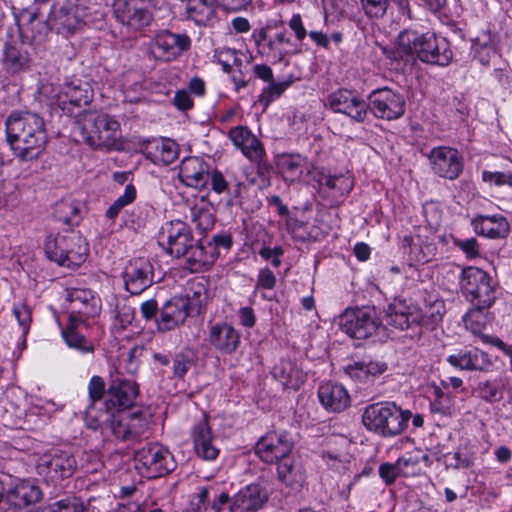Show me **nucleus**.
I'll list each match as a JSON object with an SVG mask.
<instances>
[{"mask_svg":"<svg viewBox=\"0 0 512 512\" xmlns=\"http://www.w3.org/2000/svg\"><path fill=\"white\" fill-rule=\"evenodd\" d=\"M29 57L26 52L20 51L14 46H9L5 50L4 64L12 72H18L28 66Z\"/></svg>","mask_w":512,"mask_h":512,"instance_id":"48","label":"nucleus"},{"mask_svg":"<svg viewBox=\"0 0 512 512\" xmlns=\"http://www.w3.org/2000/svg\"><path fill=\"white\" fill-rule=\"evenodd\" d=\"M86 426L92 430L102 428L104 425L109 428L111 414L107 411H96L93 406H90L85 412Z\"/></svg>","mask_w":512,"mask_h":512,"instance_id":"50","label":"nucleus"},{"mask_svg":"<svg viewBox=\"0 0 512 512\" xmlns=\"http://www.w3.org/2000/svg\"><path fill=\"white\" fill-rule=\"evenodd\" d=\"M482 180L489 186H503L508 185L512 187V172L505 173L500 171H487L482 172Z\"/></svg>","mask_w":512,"mask_h":512,"instance_id":"56","label":"nucleus"},{"mask_svg":"<svg viewBox=\"0 0 512 512\" xmlns=\"http://www.w3.org/2000/svg\"><path fill=\"white\" fill-rule=\"evenodd\" d=\"M460 287L475 307L488 308L496 299L493 280L482 269L465 268L461 274Z\"/></svg>","mask_w":512,"mask_h":512,"instance_id":"6","label":"nucleus"},{"mask_svg":"<svg viewBox=\"0 0 512 512\" xmlns=\"http://www.w3.org/2000/svg\"><path fill=\"white\" fill-rule=\"evenodd\" d=\"M484 308L476 307L471 309L464 317L465 327L472 333H480L485 326Z\"/></svg>","mask_w":512,"mask_h":512,"instance_id":"54","label":"nucleus"},{"mask_svg":"<svg viewBox=\"0 0 512 512\" xmlns=\"http://www.w3.org/2000/svg\"><path fill=\"white\" fill-rule=\"evenodd\" d=\"M54 24L65 32H74L82 23L78 10L74 7L61 8L55 13Z\"/></svg>","mask_w":512,"mask_h":512,"instance_id":"46","label":"nucleus"},{"mask_svg":"<svg viewBox=\"0 0 512 512\" xmlns=\"http://www.w3.org/2000/svg\"><path fill=\"white\" fill-rule=\"evenodd\" d=\"M385 317L388 325L399 330L408 329L419 322L417 307L407 304L404 300H395L389 304Z\"/></svg>","mask_w":512,"mask_h":512,"instance_id":"24","label":"nucleus"},{"mask_svg":"<svg viewBox=\"0 0 512 512\" xmlns=\"http://www.w3.org/2000/svg\"><path fill=\"white\" fill-rule=\"evenodd\" d=\"M134 461L137 471L149 479L166 476L176 467L172 453L157 443L140 448L135 453Z\"/></svg>","mask_w":512,"mask_h":512,"instance_id":"5","label":"nucleus"},{"mask_svg":"<svg viewBox=\"0 0 512 512\" xmlns=\"http://www.w3.org/2000/svg\"><path fill=\"white\" fill-rule=\"evenodd\" d=\"M304 159L299 155H284L279 165L282 173L287 179L294 181L301 177Z\"/></svg>","mask_w":512,"mask_h":512,"instance_id":"47","label":"nucleus"},{"mask_svg":"<svg viewBox=\"0 0 512 512\" xmlns=\"http://www.w3.org/2000/svg\"><path fill=\"white\" fill-rule=\"evenodd\" d=\"M476 391L480 398L488 402H496L501 400L503 397L499 384L495 381H484L479 383Z\"/></svg>","mask_w":512,"mask_h":512,"instance_id":"52","label":"nucleus"},{"mask_svg":"<svg viewBox=\"0 0 512 512\" xmlns=\"http://www.w3.org/2000/svg\"><path fill=\"white\" fill-rule=\"evenodd\" d=\"M380 324L375 309L371 307L347 309L340 316L339 322L341 329L356 339L369 338L376 333Z\"/></svg>","mask_w":512,"mask_h":512,"instance_id":"7","label":"nucleus"},{"mask_svg":"<svg viewBox=\"0 0 512 512\" xmlns=\"http://www.w3.org/2000/svg\"><path fill=\"white\" fill-rule=\"evenodd\" d=\"M179 177L189 187H205L209 180L208 165L199 157L185 158L180 166Z\"/></svg>","mask_w":512,"mask_h":512,"instance_id":"26","label":"nucleus"},{"mask_svg":"<svg viewBox=\"0 0 512 512\" xmlns=\"http://www.w3.org/2000/svg\"><path fill=\"white\" fill-rule=\"evenodd\" d=\"M218 253L213 247L212 243L208 246L202 244H193L192 248L188 252V263L190 269L195 272L206 271L215 262Z\"/></svg>","mask_w":512,"mask_h":512,"instance_id":"39","label":"nucleus"},{"mask_svg":"<svg viewBox=\"0 0 512 512\" xmlns=\"http://www.w3.org/2000/svg\"><path fill=\"white\" fill-rule=\"evenodd\" d=\"M52 100L62 109H66L68 105H86L92 100V90L87 82L72 79L63 84L52 96Z\"/></svg>","mask_w":512,"mask_h":512,"instance_id":"19","label":"nucleus"},{"mask_svg":"<svg viewBox=\"0 0 512 512\" xmlns=\"http://www.w3.org/2000/svg\"><path fill=\"white\" fill-rule=\"evenodd\" d=\"M293 441L287 433L269 432L256 444V454L268 464L279 462L292 454Z\"/></svg>","mask_w":512,"mask_h":512,"instance_id":"14","label":"nucleus"},{"mask_svg":"<svg viewBox=\"0 0 512 512\" xmlns=\"http://www.w3.org/2000/svg\"><path fill=\"white\" fill-rule=\"evenodd\" d=\"M136 198V189L129 184L125 187L124 194L119 196L113 204L106 210V216L109 219H115L120 211L127 205L131 204Z\"/></svg>","mask_w":512,"mask_h":512,"instance_id":"49","label":"nucleus"},{"mask_svg":"<svg viewBox=\"0 0 512 512\" xmlns=\"http://www.w3.org/2000/svg\"><path fill=\"white\" fill-rule=\"evenodd\" d=\"M417 314L419 316L417 324L428 329H434L443 319L445 303L441 299L426 301L423 308L417 307Z\"/></svg>","mask_w":512,"mask_h":512,"instance_id":"40","label":"nucleus"},{"mask_svg":"<svg viewBox=\"0 0 512 512\" xmlns=\"http://www.w3.org/2000/svg\"><path fill=\"white\" fill-rule=\"evenodd\" d=\"M411 418L409 410H402L393 402L369 405L362 416L364 426L377 434L391 437L401 434Z\"/></svg>","mask_w":512,"mask_h":512,"instance_id":"4","label":"nucleus"},{"mask_svg":"<svg viewBox=\"0 0 512 512\" xmlns=\"http://www.w3.org/2000/svg\"><path fill=\"white\" fill-rule=\"evenodd\" d=\"M267 493L258 484H250L234 495L230 512H252L261 508L267 500Z\"/></svg>","mask_w":512,"mask_h":512,"instance_id":"23","label":"nucleus"},{"mask_svg":"<svg viewBox=\"0 0 512 512\" xmlns=\"http://www.w3.org/2000/svg\"><path fill=\"white\" fill-rule=\"evenodd\" d=\"M415 470H404L397 460L396 463H384L379 467V475L385 481L386 484H392L397 476L404 475L410 476L414 475Z\"/></svg>","mask_w":512,"mask_h":512,"instance_id":"51","label":"nucleus"},{"mask_svg":"<svg viewBox=\"0 0 512 512\" xmlns=\"http://www.w3.org/2000/svg\"><path fill=\"white\" fill-rule=\"evenodd\" d=\"M317 182L320 192L336 200L348 194L353 188V180L349 175L332 176L320 172Z\"/></svg>","mask_w":512,"mask_h":512,"instance_id":"33","label":"nucleus"},{"mask_svg":"<svg viewBox=\"0 0 512 512\" xmlns=\"http://www.w3.org/2000/svg\"><path fill=\"white\" fill-rule=\"evenodd\" d=\"M41 498V489L28 480H19L4 489V503L12 509H23L38 502Z\"/></svg>","mask_w":512,"mask_h":512,"instance_id":"21","label":"nucleus"},{"mask_svg":"<svg viewBox=\"0 0 512 512\" xmlns=\"http://www.w3.org/2000/svg\"><path fill=\"white\" fill-rule=\"evenodd\" d=\"M400 56L417 57L422 62L447 66L453 59L450 43L446 38L434 33L419 34L416 31H404L398 37Z\"/></svg>","mask_w":512,"mask_h":512,"instance_id":"2","label":"nucleus"},{"mask_svg":"<svg viewBox=\"0 0 512 512\" xmlns=\"http://www.w3.org/2000/svg\"><path fill=\"white\" fill-rule=\"evenodd\" d=\"M139 394L138 385L130 380H116L109 388V402L114 407H131Z\"/></svg>","mask_w":512,"mask_h":512,"instance_id":"32","label":"nucleus"},{"mask_svg":"<svg viewBox=\"0 0 512 512\" xmlns=\"http://www.w3.org/2000/svg\"><path fill=\"white\" fill-rule=\"evenodd\" d=\"M277 465L278 479L287 486L301 485L303 477L295 467L292 454L275 463Z\"/></svg>","mask_w":512,"mask_h":512,"instance_id":"42","label":"nucleus"},{"mask_svg":"<svg viewBox=\"0 0 512 512\" xmlns=\"http://www.w3.org/2000/svg\"><path fill=\"white\" fill-rule=\"evenodd\" d=\"M162 234L166 237L167 252L177 258L187 255L194 244L189 227L180 220L168 223Z\"/></svg>","mask_w":512,"mask_h":512,"instance_id":"18","label":"nucleus"},{"mask_svg":"<svg viewBox=\"0 0 512 512\" xmlns=\"http://www.w3.org/2000/svg\"><path fill=\"white\" fill-rule=\"evenodd\" d=\"M13 314L22 328L23 334L26 335L32 322L31 309L26 304L20 303L14 306Z\"/></svg>","mask_w":512,"mask_h":512,"instance_id":"57","label":"nucleus"},{"mask_svg":"<svg viewBox=\"0 0 512 512\" xmlns=\"http://www.w3.org/2000/svg\"><path fill=\"white\" fill-rule=\"evenodd\" d=\"M125 288L131 294H140L148 288L153 281V267L146 258L130 260L123 271Z\"/></svg>","mask_w":512,"mask_h":512,"instance_id":"17","label":"nucleus"},{"mask_svg":"<svg viewBox=\"0 0 512 512\" xmlns=\"http://www.w3.org/2000/svg\"><path fill=\"white\" fill-rule=\"evenodd\" d=\"M192 439L194 451L198 457L203 460H214L219 454V450L214 444V437L208 425L207 418L202 420L192 429Z\"/></svg>","mask_w":512,"mask_h":512,"instance_id":"25","label":"nucleus"},{"mask_svg":"<svg viewBox=\"0 0 512 512\" xmlns=\"http://www.w3.org/2000/svg\"><path fill=\"white\" fill-rule=\"evenodd\" d=\"M36 468L40 476L54 483L73 475L76 470V460L66 452H49L38 458Z\"/></svg>","mask_w":512,"mask_h":512,"instance_id":"10","label":"nucleus"},{"mask_svg":"<svg viewBox=\"0 0 512 512\" xmlns=\"http://www.w3.org/2000/svg\"><path fill=\"white\" fill-rule=\"evenodd\" d=\"M215 57L225 72H230L233 65H240V54L231 48H221L216 51Z\"/></svg>","mask_w":512,"mask_h":512,"instance_id":"53","label":"nucleus"},{"mask_svg":"<svg viewBox=\"0 0 512 512\" xmlns=\"http://www.w3.org/2000/svg\"><path fill=\"white\" fill-rule=\"evenodd\" d=\"M428 158L434 173L443 178L453 180L460 175L463 169L461 156L456 149L451 147L433 148Z\"/></svg>","mask_w":512,"mask_h":512,"instance_id":"16","label":"nucleus"},{"mask_svg":"<svg viewBox=\"0 0 512 512\" xmlns=\"http://www.w3.org/2000/svg\"><path fill=\"white\" fill-rule=\"evenodd\" d=\"M368 107L376 117L394 120L404 114L405 100L401 94L389 88H382L370 94Z\"/></svg>","mask_w":512,"mask_h":512,"instance_id":"12","label":"nucleus"},{"mask_svg":"<svg viewBox=\"0 0 512 512\" xmlns=\"http://www.w3.org/2000/svg\"><path fill=\"white\" fill-rule=\"evenodd\" d=\"M52 512H83V506L76 498H67L50 506Z\"/></svg>","mask_w":512,"mask_h":512,"instance_id":"64","label":"nucleus"},{"mask_svg":"<svg viewBox=\"0 0 512 512\" xmlns=\"http://www.w3.org/2000/svg\"><path fill=\"white\" fill-rule=\"evenodd\" d=\"M472 224L476 233L489 238H502L508 234L509 225L502 216H479Z\"/></svg>","mask_w":512,"mask_h":512,"instance_id":"36","label":"nucleus"},{"mask_svg":"<svg viewBox=\"0 0 512 512\" xmlns=\"http://www.w3.org/2000/svg\"><path fill=\"white\" fill-rule=\"evenodd\" d=\"M475 57L481 64L489 66L497 60L498 53L493 46L485 44L476 49Z\"/></svg>","mask_w":512,"mask_h":512,"instance_id":"62","label":"nucleus"},{"mask_svg":"<svg viewBox=\"0 0 512 512\" xmlns=\"http://www.w3.org/2000/svg\"><path fill=\"white\" fill-rule=\"evenodd\" d=\"M191 47V39L186 34L163 30L152 40L150 51L156 60L170 62L177 59Z\"/></svg>","mask_w":512,"mask_h":512,"instance_id":"11","label":"nucleus"},{"mask_svg":"<svg viewBox=\"0 0 512 512\" xmlns=\"http://www.w3.org/2000/svg\"><path fill=\"white\" fill-rule=\"evenodd\" d=\"M423 209L428 225L432 228H437L442 220L443 213L441 206L438 203L431 201L425 203Z\"/></svg>","mask_w":512,"mask_h":512,"instance_id":"59","label":"nucleus"},{"mask_svg":"<svg viewBox=\"0 0 512 512\" xmlns=\"http://www.w3.org/2000/svg\"><path fill=\"white\" fill-rule=\"evenodd\" d=\"M77 124L84 142L94 148H115L121 138L119 122L105 113L86 111Z\"/></svg>","mask_w":512,"mask_h":512,"instance_id":"3","label":"nucleus"},{"mask_svg":"<svg viewBox=\"0 0 512 512\" xmlns=\"http://www.w3.org/2000/svg\"><path fill=\"white\" fill-rule=\"evenodd\" d=\"M400 466L404 470H415V474L420 470V463L422 461L427 462L428 461V455L423 454L421 452H417V454L412 455L409 454L407 457H401L398 459Z\"/></svg>","mask_w":512,"mask_h":512,"instance_id":"61","label":"nucleus"},{"mask_svg":"<svg viewBox=\"0 0 512 512\" xmlns=\"http://www.w3.org/2000/svg\"><path fill=\"white\" fill-rule=\"evenodd\" d=\"M157 4V0H118L114 5V14L123 25L140 29L149 25Z\"/></svg>","mask_w":512,"mask_h":512,"instance_id":"8","label":"nucleus"},{"mask_svg":"<svg viewBox=\"0 0 512 512\" xmlns=\"http://www.w3.org/2000/svg\"><path fill=\"white\" fill-rule=\"evenodd\" d=\"M272 375L284 389L298 390L305 381V373L290 360L277 363L273 367Z\"/></svg>","mask_w":512,"mask_h":512,"instance_id":"31","label":"nucleus"},{"mask_svg":"<svg viewBox=\"0 0 512 512\" xmlns=\"http://www.w3.org/2000/svg\"><path fill=\"white\" fill-rule=\"evenodd\" d=\"M187 14L196 24L205 25L214 16V8L207 0H189Z\"/></svg>","mask_w":512,"mask_h":512,"instance_id":"45","label":"nucleus"},{"mask_svg":"<svg viewBox=\"0 0 512 512\" xmlns=\"http://www.w3.org/2000/svg\"><path fill=\"white\" fill-rule=\"evenodd\" d=\"M148 428L149 417L140 411H117L111 414L109 429L119 439H140L146 436Z\"/></svg>","mask_w":512,"mask_h":512,"instance_id":"9","label":"nucleus"},{"mask_svg":"<svg viewBox=\"0 0 512 512\" xmlns=\"http://www.w3.org/2000/svg\"><path fill=\"white\" fill-rule=\"evenodd\" d=\"M318 398L322 406L331 412H341L350 404V396L346 388L331 382L319 387Z\"/></svg>","mask_w":512,"mask_h":512,"instance_id":"27","label":"nucleus"},{"mask_svg":"<svg viewBox=\"0 0 512 512\" xmlns=\"http://www.w3.org/2000/svg\"><path fill=\"white\" fill-rule=\"evenodd\" d=\"M147 157L157 165H169L178 157V146L170 139H159L147 147Z\"/></svg>","mask_w":512,"mask_h":512,"instance_id":"37","label":"nucleus"},{"mask_svg":"<svg viewBox=\"0 0 512 512\" xmlns=\"http://www.w3.org/2000/svg\"><path fill=\"white\" fill-rule=\"evenodd\" d=\"M16 19L20 35L26 41L36 40L46 30L45 22L41 19L38 9H22Z\"/></svg>","mask_w":512,"mask_h":512,"instance_id":"30","label":"nucleus"},{"mask_svg":"<svg viewBox=\"0 0 512 512\" xmlns=\"http://www.w3.org/2000/svg\"><path fill=\"white\" fill-rule=\"evenodd\" d=\"M84 324V319L77 315H69L68 324L62 330V337L65 343L70 347L79 350L82 353H93L94 345L82 335L78 328Z\"/></svg>","mask_w":512,"mask_h":512,"instance_id":"34","label":"nucleus"},{"mask_svg":"<svg viewBox=\"0 0 512 512\" xmlns=\"http://www.w3.org/2000/svg\"><path fill=\"white\" fill-rule=\"evenodd\" d=\"M67 248H65V256L67 260L63 267L76 268L85 262L88 256V244L85 238L78 232H67Z\"/></svg>","mask_w":512,"mask_h":512,"instance_id":"35","label":"nucleus"},{"mask_svg":"<svg viewBox=\"0 0 512 512\" xmlns=\"http://www.w3.org/2000/svg\"><path fill=\"white\" fill-rule=\"evenodd\" d=\"M191 219L200 232L206 233L213 228L215 223L213 207L207 203L204 198H201V200L191 208Z\"/></svg>","mask_w":512,"mask_h":512,"instance_id":"41","label":"nucleus"},{"mask_svg":"<svg viewBox=\"0 0 512 512\" xmlns=\"http://www.w3.org/2000/svg\"><path fill=\"white\" fill-rule=\"evenodd\" d=\"M71 303L70 315L93 316L98 312V299L87 289H73L68 294Z\"/></svg>","mask_w":512,"mask_h":512,"instance_id":"38","label":"nucleus"},{"mask_svg":"<svg viewBox=\"0 0 512 512\" xmlns=\"http://www.w3.org/2000/svg\"><path fill=\"white\" fill-rule=\"evenodd\" d=\"M389 0H361V4L366 14L371 17H382L388 7Z\"/></svg>","mask_w":512,"mask_h":512,"instance_id":"60","label":"nucleus"},{"mask_svg":"<svg viewBox=\"0 0 512 512\" xmlns=\"http://www.w3.org/2000/svg\"><path fill=\"white\" fill-rule=\"evenodd\" d=\"M447 361L452 366L463 370L488 371L492 366L488 354L476 348L452 354Z\"/></svg>","mask_w":512,"mask_h":512,"instance_id":"29","label":"nucleus"},{"mask_svg":"<svg viewBox=\"0 0 512 512\" xmlns=\"http://www.w3.org/2000/svg\"><path fill=\"white\" fill-rule=\"evenodd\" d=\"M208 341L219 353L230 355L239 347L241 335L231 324L218 322L210 326Z\"/></svg>","mask_w":512,"mask_h":512,"instance_id":"20","label":"nucleus"},{"mask_svg":"<svg viewBox=\"0 0 512 512\" xmlns=\"http://www.w3.org/2000/svg\"><path fill=\"white\" fill-rule=\"evenodd\" d=\"M6 133L15 155L23 161L38 158L47 143L44 121L35 113H12L6 120Z\"/></svg>","mask_w":512,"mask_h":512,"instance_id":"1","label":"nucleus"},{"mask_svg":"<svg viewBox=\"0 0 512 512\" xmlns=\"http://www.w3.org/2000/svg\"><path fill=\"white\" fill-rule=\"evenodd\" d=\"M189 315V301L184 297H173L162 306L157 325L160 331H170L181 326Z\"/></svg>","mask_w":512,"mask_h":512,"instance_id":"22","label":"nucleus"},{"mask_svg":"<svg viewBox=\"0 0 512 512\" xmlns=\"http://www.w3.org/2000/svg\"><path fill=\"white\" fill-rule=\"evenodd\" d=\"M67 233L59 234L57 236H49L45 241V253L47 257L56 262L58 265L63 266L67 260L65 248H67Z\"/></svg>","mask_w":512,"mask_h":512,"instance_id":"44","label":"nucleus"},{"mask_svg":"<svg viewBox=\"0 0 512 512\" xmlns=\"http://www.w3.org/2000/svg\"><path fill=\"white\" fill-rule=\"evenodd\" d=\"M229 139L233 145L252 162L258 165L259 171L267 170L268 166L264 161L265 151L258 138L246 127L237 126L229 130Z\"/></svg>","mask_w":512,"mask_h":512,"instance_id":"15","label":"nucleus"},{"mask_svg":"<svg viewBox=\"0 0 512 512\" xmlns=\"http://www.w3.org/2000/svg\"><path fill=\"white\" fill-rule=\"evenodd\" d=\"M403 245L410 248L409 260L414 264H426L436 255V244L433 237L428 235H416L415 237H404Z\"/></svg>","mask_w":512,"mask_h":512,"instance_id":"28","label":"nucleus"},{"mask_svg":"<svg viewBox=\"0 0 512 512\" xmlns=\"http://www.w3.org/2000/svg\"><path fill=\"white\" fill-rule=\"evenodd\" d=\"M212 487H203L199 492L192 498L191 505L195 512H205L209 504V496Z\"/></svg>","mask_w":512,"mask_h":512,"instance_id":"63","label":"nucleus"},{"mask_svg":"<svg viewBox=\"0 0 512 512\" xmlns=\"http://www.w3.org/2000/svg\"><path fill=\"white\" fill-rule=\"evenodd\" d=\"M268 56L275 61H283L287 55L293 54L295 51L292 49L291 39L286 31L275 34L273 38L268 41Z\"/></svg>","mask_w":512,"mask_h":512,"instance_id":"43","label":"nucleus"},{"mask_svg":"<svg viewBox=\"0 0 512 512\" xmlns=\"http://www.w3.org/2000/svg\"><path fill=\"white\" fill-rule=\"evenodd\" d=\"M134 319V310L128 305L117 306L114 328L124 330Z\"/></svg>","mask_w":512,"mask_h":512,"instance_id":"58","label":"nucleus"},{"mask_svg":"<svg viewBox=\"0 0 512 512\" xmlns=\"http://www.w3.org/2000/svg\"><path fill=\"white\" fill-rule=\"evenodd\" d=\"M288 86L289 82L271 83L262 91L259 102L265 107L268 106L272 101L280 97Z\"/></svg>","mask_w":512,"mask_h":512,"instance_id":"55","label":"nucleus"},{"mask_svg":"<svg viewBox=\"0 0 512 512\" xmlns=\"http://www.w3.org/2000/svg\"><path fill=\"white\" fill-rule=\"evenodd\" d=\"M328 106L336 113H342L357 122H363L367 116L368 104L355 91L339 89L327 98Z\"/></svg>","mask_w":512,"mask_h":512,"instance_id":"13","label":"nucleus"}]
</instances>
